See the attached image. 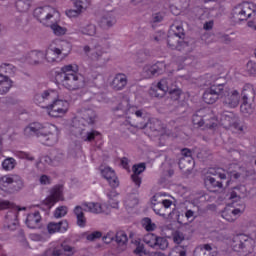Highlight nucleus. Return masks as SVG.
I'll use <instances>...</instances> for the list:
<instances>
[{
    "instance_id": "obj_35",
    "label": "nucleus",
    "mask_w": 256,
    "mask_h": 256,
    "mask_svg": "<svg viewBox=\"0 0 256 256\" xmlns=\"http://www.w3.org/2000/svg\"><path fill=\"white\" fill-rule=\"evenodd\" d=\"M131 243L136 247L133 250L134 255L143 256L147 254V250H145V245L141 243V239L139 238L132 239Z\"/></svg>"
},
{
    "instance_id": "obj_52",
    "label": "nucleus",
    "mask_w": 256,
    "mask_h": 256,
    "mask_svg": "<svg viewBox=\"0 0 256 256\" xmlns=\"http://www.w3.org/2000/svg\"><path fill=\"white\" fill-rule=\"evenodd\" d=\"M18 159H26L27 161H33V156L27 152L19 151L15 153Z\"/></svg>"
},
{
    "instance_id": "obj_37",
    "label": "nucleus",
    "mask_w": 256,
    "mask_h": 256,
    "mask_svg": "<svg viewBox=\"0 0 256 256\" xmlns=\"http://www.w3.org/2000/svg\"><path fill=\"white\" fill-rule=\"evenodd\" d=\"M157 237L158 236L153 233H148L144 236L143 241L148 247L155 249L157 247Z\"/></svg>"
},
{
    "instance_id": "obj_28",
    "label": "nucleus",
    "mask_w": 256,
    "mask_h": 256,
    "mask_svg": "<svg viewBox=\"0 0 256 256\" xmlns=\"http://www.w3.org/2000/svg\"><path fill=\"white\" fill-rule=\"evenodd\" d=\"M105 194L108 197V203L112 209H119V193L115 189L106 190Z\"/></svg>"
},
{
    "instance_id": "obj_25",
    "label": "nucleus",
    "mask_w": 256,
    "mask_h": 256,
    "mask_svg": "<svg viewBox=\"0 0 256 256\" xmlns=\"http://www.w3.org/2000/svg\"><path fill=\"white\" fill-rule=\"evenodd\" d=\"M26 225L29 229H39L41 227V214L38 211L28 214Z\"/></svg>"
},
{
    "instance_id": "obj_17",
    "label": "nucleus",
    "mask_w": 256,
    "mask_h": 256,
    "mask_svg": "<svg viewBox=\"0 0 256 256\" xmlns=\"http://www.w3.org/2000/svg\"><path fill=\"white\" fill-rule=\"evenodd\" d=\"M169 83H171V80L162 79L158 83V91H161L162 93L157 94V93L151 92V95H154V97H163L165 93H169L172 99H174V101H177V99H179V97L181 96V90L178 88H171L169 86Z\"/></svg>"
},
{
    "instance_id": "obj_59",
    "label": "nucleus",
    "mask_w": 256,
    "mask_h": 256,
    "mask_svg": "<svg viewBox=\"0 0 256 256\" xmlns=\"http://www.w3.org/2000/svg\"><path fill=\"white\" fill-rule=\"evenodd\" d=\"M229 199H232L233 201H239V199H241V198L239 197V193L234 189V190L230 193Z\"/></svg>"
},
{
    "instance_id": "obj_62",
    "label": "nucleus",
    "mask_w": 256,
    "mask_h": 256,
    "mask_svg": "<svg viewBox=\"0 0 256 256\" xmlns=\"http://www.w3.org/2000/svg\"><path fill=\"white\" fill-rule=\"evenodd\" d=\"M204 29L205 31H211V29H213V21L206 22L204 24Z\"/></svg>"
},
{
    "instance_id": "obj_46",
    "label": "nucleus",
    "mask_w": 256,
    "mask_h": 256,
    "mask_svg": "<svg viewBox=\"0 0 256 256\" xmlns=\"http://www.w3.org/2000/svg\"><path fill=\"white\" fill-rule=\"evenodd\" d=\"M82 33L84 35H90V37H92L93 35H95V33H97V29L95 28V25L89 24L88 26L82 29Z\"/></svg>"
},
{
    "instance_id": "obj_60",
    "label": "nucleus",
    "mask_w": 256,
    "mask_h": 256,
    "mask_svg": "<svg viewBox=\"0 0 256 256\" xmlns=\"http://www.w3.org/2000/svg\"><path fill=\"white\" fill-rule=\"evenodd\" d=\"M129 113H135L136 117H141L143 115V112L141 110H137L135 107H130L128 109Z\"/></svg>"
},
{
    "instance_id": "obj_42",
    "label": "nucleus",
    "mask_w": 256,
    "mask_h": 256,
    "mask_svg": "<svg viewBox=\"0 0 256 256\" xmlns=\"http://www.w3.org/2000/svg\"><path fill=\"white\" fill-rule=\"evenodd\" d=\"M142 226L144 227V229L146 230V231H155V229H156V225H155V223H153L152 221H151V219L150 218H144L143 220H142Z\"/></svg>"
},
{
    "instance_id": "obj_45",
    "label": "nucleus",
    "mask_w": 256,
    "mask_h": 256,
    "mask_svg": "<svg viewBox=\"0 0 256 256\" xmlns=\"http://www.w3.org/2000/svg\"><path fill=\"white\" fill-rule=\"evenodd\" d=\"M156 247L158 249L165 250L167 247H169V241H167V238L165 237H157Z\"/></svg>"
},
{
    "instance_id": "obj_18",
    "label": "nucleus",
    "mask_w": 256,
    "mask_h": 256,
    "mask_svg": "<svg viewBox=\"0 0 256 256\" xmlns=\"http://www.w3.org/2000/svg\"><path fill=\"white\" fill-rule=\"evenodd\" d=\"M159 197H167L166 193H157L151 199V203L153 205V211L156 215H160V217H165V213H161V209L159 207H164V209H169L171 205H173V201L164 199L162 203L159 202Z\"/></svg>"
},
{
    "instance_id": "obj_4",
    "label": "nucleus",
    "mask_w": 256,
    "mask_h": 256,
    "mask_svg": "<svg viewBox=\"0 0 256 256\" xmlns=\"http://www.w3.org/2000/svg\"><path fill=\"white\" fill-rule=\"evenodd\" d=\"M52 101L51 104L45 107L47 115L49 117L59 118L65 117L69 112V102L67 100L59 99V92L54 89H48L42 93V95L37 94L34 97L35 103L38 105L43 103V101Z\"/></svg>"
},
{
    "instance_id": "obj_20",
    "label": "nucleus",
    "mask_w": 256,
    "mask_h": 256,
    "mask_svg": "<svg viewBox=\"0 0 256 256\" xmlns=\"http://www.w3.org/2000/svg\"><path fill=\"white\" fill-rule=\"evenodd\" d=\"M220 123L224 129H237L239 118L233 112H226L221 115Z\"/></svg>"
},
{
    "instance_id": "obj_31",
    "label": "nucleus",
    "mask_w": 256,
    "mask_h": 256,
    "mask_svg": "<svg viewBox=\"0 0 256 256\" xmlns=\"http://www.w3.org/2000/svg\"><path fill=\"white\" fill-rule=\"evenodd\" d=\"M143 171H145V164L141 163V164H137L133 166V175H132V181L135 183V185L137 187L141 186V178L139 177V175H141V173H143Z\"/></svg>"
},
{
    "instance_id": "obj_7",
    "label": "nucleus",
    "mask_w": 256,
    "mask_h": 256,
    "mask_svg": "<svg viewBox=\"0 0 256 256\" xmlns=\"http://www.w3.org/2000/svg\"><path fill=\"white\" fill-rule=\"evenodd\" d=\"M75 253H77V249L71 246L68 239L63 238L52 242L44 256H73Z\"/></svg>"
},
{
    "instance_id": "obj_44",
    "label": "nucleus",
    "mask_w": 256,
    "mask_h": 256,
    "mask_svg": "<svg viewBox=\"0 0 256 256\" xmlns=\"http://www.w3.org/2000/svg\"><path fill=\"white\" fill-rule=\"evenodd\" d=\"M65 215H67V207L66 206L57 207L54 211L55 219H61V217H65Z\"/></svg>"
},
{
    "instance_id": "obj_53",
    "label": "nucleus",
    "mask_w": 256,
    "mask_h": 256,
    "mask_svg": "<svg viewBox=\"0 0 256 256\" xmlns=\"http://www.w3.org/2000/svg\"><path fill=\"white\" fill-rule=\"evenodd\" d=\"M246 69L250 75H256V62L249 61L246 65Z\"/></svg>"
},
{
    "instance_id": "obj_29",
    "label": "nucleus",
    "mask_w": 256,
    "mask_h": 256,
    "mask_svg": "<svg viewBox=\"0 0 256 256\" xmlns=\"http://www.w3.org/2000/svg\"><path fill=\"white\" fill-rule=\"evenodd\" d=\"M165 68V64L163 62H158L153 66H146L143 70V76L146 78L155 75V73H160V69Z\"/></svg>"
},
{
    "instance_id": "obj_24",
    "label": "nucleus",
    "mask_w": 256,
    "mask_h": 256,
    "mask_svg": "<svg viewBox=\"0 0 256 256\" xmlns=\"http://www.w3.org/2000/svg\"><path fill=\"white\" fill-rule=\"evenodd\" d=\"M183 37L177 34H169L167 43L171 49H178L181 51L187 47V42H183Z\"/></svg>"
},
{
    "instance_id": "obj_38",
    "label": "nucleus",
    "mask_w": 256,
    "mask_h": 256,
    "mask_svg": "<svg viewBox=\"0 0 256 256\" xmlns=\"http://www.w3.org/2000/svg\"><path fill=\"white\" fill-rule=\"evenodd\" d=\"M74 213L77 217V225L79 227H85V216L83 215V208L81 206H76Z\"/></svg>"
},
{
    "instance_id": "obj_55",
    "label": "nucleus",
    "mask_w": 256,
    "mask_h": 256,
    "mask_svg": "<svg viewBox=\"0 0 256 256\" xmlns=\"http://www.w3.org/2000/svg\"><path fill=\"white\" fill-rule=\"evenodd\" d=\"M164 17L163 13H156L152 16V23H161Z\"/></svg>"
},
{
    "instance_id": "obj_13",
    "label": "nucleus",
    "mask_w": 256,
    "mask_h": 256,
    "mask_svg": "<svg viewBox=\"0 0 256 256\" xmlns=\"http://www.w3.org/2000/svg\"><path fill=\"white\" fill-rule=\"evenodd\" d=\"M256 8L255 5L249 3H242L236 6L233 9L232 19L234 21H247V19L251 18V15L255 13Z\"/></svg>"
},
{
    "instance_id": "obj_19",
    "label": "nucleus",
    "mask_w": 256,
    "mask_h": 256,
    "mask_svg": "<svg viewBox=\"0 0 256 256\" xmlns=\"http://www.w3.org/2000/svg\"><path fill=\"white\" fill-rule=\"evenodd\" d=\"M84 211H88L89 213H94L99 215L103 213L104 215H109L111 213V207L107 204H101L99 202H86L82 204Z\"/></svg>"
},
{
    "instance_id": "obj_12",
    "label": "nucleus",
    "mask_w": 256,
    "mask_h": 256,
    "mask_svg": "<svg viewBox=\"0 0 256 256\" xmlns=\"http://www.w3.org/2000/svg\"><path fill=\"white\" fill-rule=\"evenodd\" d=\"M0 189L6 193H13V191H19L23 189V180L21 177L15 175H5L0 177Z\"/></svg>"
},
{
    "instance_id": "obj_40",
    "label": "nucleus",
    "mask_w": 256,
    "mask_h": 256,
    "mask_svg": "<svg viewBox=\"0 0 256 256\" xmlns=\"http://www.w3.org/2000/svg\"><path fill=\"white\" fill-rule=\"evenodd\" d=\"M15 165H17V162L14 158H6L2 162V168L4 171H13V169H15Z\"/></svg>"
},
{
    "instance_id": "obj_27",
    "label": "nucleus",
    "mask_w": 256,
    "mask_h": 256,
    "mask_svg": "<svg viewBox=\"0 0 256 256\" xmlns=\"http://www.w3.org/2000/svg\"><path fill=\"white\" fill-rule=\"evenodd\" d=\"M85 122L88 125H93V123H95V117H85L80 120H78L77 118H74L72 123L75 129V133H80V135H83V133L81 132V123L82 125H85Z\"/></svg>"
},
{
    "instance_id": "obj_61",
    "label": "nucleus",
    "mask_w": 256,
    "mask_h": 256,
    "mask_svg": "<svg viewBox=\"0 0 256 256\" xmlns=\"http://www.w3.org/2000/svg\"><path fill=\"white\" fill-rule=\"evenodd\" d=\"M121 165H122L123 169H129V159L122 158L121 159Z\"/></svg>"
},
{
    "instance_id": "obj_14",
    "label": "nucleus",
    "mask_w": 256,
    "mask_h": 256,
    "mask_svg": "<svg viewBox=\"0 0 256 256\" xmlns=\"http://www.w3.org/2000/svg\"><path fill=\"white\" fill-rule=\"evenodd\" d=\"M253 240L248 239L243 235H238L233 238L232 247L237 253H243L244 256L253 253Z\"/></svg>"
},
{
    "instance_id": "obj_6",
    "label": "nucleus",
    "mask_w": 256,
    "mask_h": 256,
    "mask_svg": "<svg viewBox=\"0 0 256 256\" xmlns=\"http://www.w3.org/2000/svg\"><path fill=\"white\" fill-rule=\"evenodd\" d=\"M227 181L225 170L221 168H209L204 177V185L210 193H217L223 189V183Z\"/></svg>"
},
{
    "instance_id": "obj_39",
    "label": "nucleus",
    "mask_w": 256,
    "mask_h": 256,
    "mask_svg": "<svg viewBox=\"0 0 256 256\" xmlns=\"http://www.w3.org/2000/svg\"><path fill=\"white\" fill-rule=\"evenodd\" d=\"M178 35V37H183V26L180 23H174L169 30V35Z\"/></svg>"
},
{
    "instance_id": "obj_22",
    "label": "nucleus",
    "mask_w": 256,
    "mask_h": 256,
    "mask_svg": "<svg viewBox=\"0 0 256 256\" xmlns=\"http://www.w3.org/2000/svg\"><path fill=\"white\" fill-rule=\"evenodd\" d=\"M68 229L69 222H67V220L50 222L47 224V231L50 235H55V233H67Z\"/></svg>"
},
{
    "instance_id": "obj_57",
    "label": "nucleus",
    "mask_w": 256,
    "mask_h": 256,
    "mask_svg": "<svg viewBox=\"0 0 256 256\" xmlns=\"http://www.w3.org/2000/svg\"><path fill=\"white\" fill-rule=\"evenodd\" d=\"M40 183L41 185H49L51 183V178H49L47 175H42L40 177Z\"/></svg>"
},
{
    "instance_id": "obj_30",
    "label": "nucleus",
    "mask_w": 256,
    "mask_h": 256,
    "mask_svg": "<svg viewBox=\"0 0 256 256\" xmlns=\"http://www.w3.org/2000/svg\"><path fill=\"white\" fill-rule=\"evenodd\" d=\"M127 241H129V238L127 237L125 231L120 230L116 233V243H118L120 246L118 253H121V251H125V249H127Z\"/></svg>"
},
{
    "instance_id": "obj_1",
    "label": "nucleus",
    "mask_w": 256,
    "mask_h": 256,
    "mask_svg": "<svg viewBox=\"0 0 256 256\" xmlns=\"http://www.w3.org/2000/svg\"><path fill=\"white\" fill-rule=\"evenodd\" d=\"M79 72V66L76 64L65 65L60 69L55 70L52 75L56 83L62 85L68 91H75L85 87L83 76L77 74Z\"/></svg>"
},
{
    "instance_id": "obj_63",
    "label": "nucleus",
    "mask_w": 256,
    "mask_h": 256,
    "mask_svg": "<svg viewBox=\"0 0 256 256\" xmlns=\"http://www.w3.org/2000/svg\"><path fill=\"white\" fill-rule=\"evenodd\" d=\"M32 241H43V237L39 234H32L31 236Z\"/></svg>"
},
{
    "instance_id": "obj_51",
    "label": "nucleus",
    "mask_w": 256,
    "mask_h": 256,
    "mask_svg": "<svg viewBox=\"0 0 256 256\" xmlns=\"http://www.w3.org/2000/svg\"><path fill=\"white\" fill-rule=\"evenodd\" d=\"M116 239V234L113 231H109L105 236H103L102 240L104 241V243H111L112 241H114Z\"/></svg>"
},
{
    "instance_id": "obj_43",
    "label": "nucleus",
    "mask_w": 256,
    "mask_h": 256,
    "mask_svg": "<svg viewBox=\"0 0 256 256\" xmlns=\"http://www.w3.org/2000/svg\"><path fill=\"white\" fill-rule=\"evenodd\" d=\"M187 249L182 246H176L170 253V256H186Z\"/></svg>"
},
{
    "instance_id": "obj_5",
    "label": "nucleus",
    "mask_w": 256,
    "mask_h": 256,
    "mask_svg": "<svg viewBox=\"0 0 256 256\" xmlns=\"http://www.w3.org/2000/svg\"><path fill=\"white\" fill-rule=\"evenodd\" d=\"M24 134L27 137L31 135L40 137L41 143H43V145H47L48 147L55 145V143L59 141V129L57 126L49 123L44 125L39 122L31 123L24 129Z\"/></svg>"
},
{
    "instance_id": "obj_34",
    "label": "nucleus",
    "mask_w": 256,
    "mask_h": 256,
    "mask_svg": "<svg viewBox=\"0 0 256 256\" xmlns=\"http://www.w3.org/2000/svg\"><path fill=\"white\" fill-rule=\"evenodd\" d=\"M15 5L20 13H27L33 7V0H16Z\"/></svg>"
},
{
    "instance_id": "obj_9",
    "label": "nucleus",
    "mask_w": 256,
    "mask_h": 256,
    "mask_svg": "<svg viewBox=\"0 0 256 256\" xmlns=\"http://www.w3.org/2000/svg\"><path fill=\"white\" fill-rule=\"evenodd\" d=\"M221 99L225 107L230 109H235L239 106V101H241V94L234 88H229L227 85L223 84V90L221 93Z\"/></svg>"
},
{
    "instance_id": "obj_16",
    "label": "nucleus",
    "mask_w": 256,
    "mask_h": 256,
    "mask_svg": "<svg viewBox=\"0 0 256 256\" xmlns=\"http://www.w3.org/2000/svg\"><path fill=\"white\" fill-rule=\"evenodd\" d=\"M221 93H223V84H211L210 87L205 90L202 99L204 103L213 105V103H216L219 97H221Z\"/></svg>"
},
{
    "instance_id": "obj_41",
    "label": "nucleus",
    "mask_w": 256,
    "mask_h": 256,
    "mask_svg": "<svg viewBox=\"0 0 256 256\" xmlns=\"http://www.w3.org/2000/svg\"><path fill=\"white\" fill-rule=\"evenodd\" d=\"M182 155L184 158L180 159V162H179L180 169H183V166L181 165L182 163H191V159L189 157H191L193 153L191 152V150L185 148V149H182Z\"/></svg>"
},
{
    "instance_id": "obj_26",
    "label": "nucleus",
    "mask_w": 256,
    "mask_h": 256,
    "mask_svg": "<svg viewBox=\"0 0 256 256\" xmlns=\"http://www.w3.org/2000/svg\"><path fill=\"white\" fill-rule=\"evenodd\" d=\"M203 113H205L204 109H200L194 114L193 124L198 125V127H203V125H206L209 129H213L214 127H217V123H209V120L203 119Z\"/></svg>"
},
{
    "instance_id": "obj_64",
    "label": "nucleus",
    "mask_w": 256,
    "mask_h": 256,
    "mask_svg": "<svg viewBox=\"0 0 256 256\" xmlns=\"http://www.w3.org/2000/svg\"><path fill=\"white\" fill-rule=\"evenodd\" d=\"M222 41L226 45H229V43H231V37H229V35H224V36H222Z\"/></svg>"
},
{
    "instance_id": "obj_21",
    "label": "nucleus",
    "mask_w": 256,
    "mask_h": 256,
    "mask_svg": "<svg viewBox=\"0 0 256 256\" xmlns=\"http://www.w3.org/2000/svg\"><path fill=\"white\" fill-rule=\"evenodd\" d=\"M90 5L91 2H89V0L76 1L74 2L75 9H68L65 13L69 17V19H73L75 17H79V15L83 13V11H87Z\"/></svg>"
},
{
    "instance_id": "obj_47",
    "label": "nucleus",
    "mask_w": 256,
    "mask_h": 256,
    "mask_svg": "<svg viewBox=\"0 0 256 256\" xmlns=\"http://www.w3.org/2000/svg\"><path fill=\"white\" fill-rule=\"evenodd\" d=\"M85 235L87 241H96V239H101V237H103V234L100 231H94Z\"/></svg>"
},
{
    "instance_id": "obj_8",
    "label": "nucleus",
    "mask_w": 256,
    "mask_h": 256,
    "mask_svg": "<svg viewBox=\"0 0 256 256\" xmlns=\"http://www.w3.org/2000/svg\"><path fill=\"white\" fill-rule=\"evenodd\" d=\"M83 51L86 55H91L92 61H98L99 65H105L109 61V55L101 46L97 45L96 40H92L89 45L84 46Z\"/></svg>"
},
{
    "instance_id": "obj_49",
    "label": "nucleus",
    "mask_w": 256,
    "mask_h": 256,
    "mask_svg": "<svg viewBox=\"0 0 256 256\" xmlns=\"http://www.w3.org/2000/svg\"><path fill=\"white\" fill-rule=\"evenodd\" d=\"M139 203V199H137L136 195L130 196L126 201V207H135Z\"/></svg>"
},
{
    "instance_id": "obj_32",
    "label": "nucleus",
    "mask_w": 256,
    "mask_h": 256,
    "mask_svg": "<svg viewBox=\"0 0 256 256\" xmlns=\"http://www.w3.org/2000/svg\"><path fill=\"white\" fill-rule=\"evenodd\" d=\"M125 85H127V76H125V74L116 75L112 81V87L116 89V91H121Z\"/></svg>"
},
{
    "instance_id": "obj_58",
    "label": "nucleus",
    "mask_w": 256,
    "mask_h": 256,
    "mask_svg": "<svg viewBox=\"0 0 256 256\" xmlns=\"http://www.w3.org/2000/svg\"><path fill=\"white\" fill-rule=\"evenodd\" d=\"M170 11L172 15H181V8L177 7L176 5H171Z\"/></svg>"
},
{
    "instance_id": "obj_23",
    "label": "nucleus",
    "mask_w": 256,
    "mask_h": 256,
    "mask_svg": "<svg viewBox=\"0 0 256 256\" xmlns=\"http://www.w3.org/2000/svg\"><path fill=\"white\" fill-rule=\"evenodd\" d=\"M101 175L108 181L109 185L112 186L113 189L119 185V179L111 167H104L101 169Z\"/></svg>"
},
{
    "instance_id": "obj_48",
    "label": "nucleus",
    "mask_w": 256,
    "mask_h": 256,
    "mask_svg": "<svg viewBox=\"0 0 256 256\" xmlns=\"http://www.w3.org/2000/svg\"><path fill=\"white\" fill-rule=\"evenodd\" d=\"M82 139L84 141H93V139H101V134L97 131H92L87 134V136H83Z\"/></svg>"
},
{
    "instance_id": "obj_56",
    "label": "nucleus",
    "mask_w": 256,
    "mask_h": 256,
    "mask_svg": "<svg viewBox=\"0 0 256 256\" xmlns=\"http://www.w3.org/2000/svg\"><path fill=\"white\" fill-rule=\"evenodd\" d=\"M245 211V204H241L239 208H236L231 211L232 215L237 216L241 215V213H244Z\"/></svg>"
},
{
    "instance_id": "obj_2",
    "label": "nucleus",
    "mask_w": 256,
    "mask_h": 256,
    "mask_svg": "<svg viewBox=\"0 0 256 256\" xmlns=\"http://www.w3.org/2000/svg\"><path fill=\"white\" fill-rule=\"evenodd\" d=\"M33 16L39 23L44 25V27H50L52 33L57 37H62V35L67 34V28L59 25L61 21V13H59L52 6H41L34 10Z\"/></svg>"
},
{
    "instance_id": "obj_33",
    "label": "nucleus",
    "mask_w": 256,
    "mask_h": 256,
    "mask_svg": "<svg viewBox=\"0 0 256 256\" xmlns=\"http://www.w3.org/2000/svg\"><path fill=\"white\" fill-rule=\"evenodd\" d=\"M113 25H115V13L107 12L100 21V27L105 29L107 27H113Z\"/></svg>"
},
{
    "instance_id": "obj_15",
    "label": "nucleus",
    "mask_w": 256,
    "mask_h": 256,
    "mask_svg": "<svg viewBox=\"0 0 256 256\" xmlns=\"http://www.w3.org/2000/svg\"><path fill=\"white\" fill-rule=\"evenodd\" d=\"M64 188L63 185H56L50 190V194L46 197V199L42 202L45 209H51L55 207L59 201H64L65 196L63 194Z\"/></svg>"
},
{
    "instance_id": "obj_36",
    "label": "nucleus",
    "mask_w": 256,
    "mask_h": 256,
    "mask_svg": "<svg viewBox=\"0 0 256 256\" xmlns=\"http://www.w3.org/2000/svg\"><path fill=\"white\" fill-rule=\"evenodd\" d=\"M49 165H57V163H55V160H51V157L44 156L38 162L37 167L38 169H41V171H45Z\"/></svg>"
},
{
    "instance_id": "obj_11",
    "label": "nucleus",
    "mask_w": 256,
    "mask_h": 256,
    "mask_svg": "<svg viewBox=\"0 0 256 256\" xmlns=\"http://www.w3.org/2000/svg\"><path fill=\"white\" fill-rule=\"evenodd\" d=\"M0 73V95H5V93H8L9 89L13 87V81L3 75V73H6V75H15V66L11 64H1Z\"/></svg>"
},
{
    "instance_id": "obj_3",
    "label": "nucleus",
    "mask_w": 256,
    "mask_h": 256,
    "mask_svg": "<svg viewBox=\"0 0 256 256\" xmlns=\"http://www.w3.org/2000/svg\"><path fill=\"white\" fill-rule=\"evenodd\" d=\"M71 53V44L62 40H54L50 43L46 52L34 50L30 53L31 63H55L60 55L67 57Z\"/></svg>"
},
{
    "instance_id": "obj_50",
    "label": "nucleus",
    "mask_w": 256,
    "mask_h": 256,
    "mask_svg": "<svg viewBox=\"0 0 256 256\" xmlns=\"http://www.w3.org/2000/svg\"><path fill=\"white\" fill-rule=\"evenodd\" d=\"M184 240H185V236L183 235V233H181L179 231H176V232L173 233V241L177 245H179Z\"/></svg>"
},
{
    "instance_id": "obj_54",
    "label": "nucleus",
    "mask_w": 256,
    "mask_h": 256,
    "mask_svg": "<svg viewBox=\"0 0 256 256\" xmlns=\"http://www.w3.org/2000/svg\"><path fill=\"white\" fill-rule=\"evenodd\" d=\"M234 190L236 193H239V198L245 197L247 195V188L244 185H240L237 187H234Z\"/></svg>"
},
{
    "instance_id": "obj_10",
    "label": "nucleus",
    "mask_w": 256,
    "mask_h": 256,
    "mask_svg": "<svg viewBox=\"0 0 256 256\" xmlns=\"http://www.w3.org/2000/svg\"><path fill=\"white\" fill-rule=\"evenodd\" d=\"M3 209H12L6 215V222L8 223V229H16L17 225H19V220H17V212L25 211V207H19L13 205L9 201H0V211Z\"/></svg>"
}]
</instances>
